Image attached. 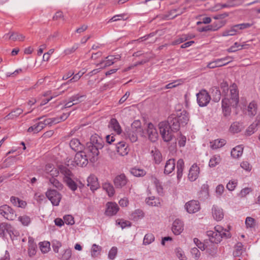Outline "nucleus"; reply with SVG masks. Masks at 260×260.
<instances>
[{"label": "nucleus", "mask_w": 260, "mask_h": 260, "mask_svg": "<svg viewBox=\"0 0 260 260\" xmlns=\"http://www.w3.org/2000/svg\"><path fill=\"white\" fill-rule=\"evenodd\" d=\"M214 229V231L207 232V235L211 242L213 243L218 244L221 241L223 238L231 237L230 232L220 225L215 226Z\"/></svg>", "instance_id": "f257e3e1"}, {"label": "nucleus", "mask_w": 260, "mask_h": 260, "mask_svg": "<svg viewBox=\"0 0 260 260\" xmlns=\"http://www.w3.org/2000/svg\"><path fill=\"white\" fill-rule=\"evenodd\" d=\"M104 146L103 139L98 135H92L90 138V141L87 143L86 151L90 152L92 158L98 156L99 149H101Z\"/></svg>", "instance_id": "f03ea898"}, {"label": "nucleus", "mask_w": 260, "mask_h": 260, "mask_svg": "<svg viewBox=\"0 0 260 260\" xmlns=\"http://www.w3.org/2000/svg\"><path fill=\"white\" fill-rule=\"evenodd\" d=\"M226 103L227 107L231 108L236 107L239 103V91L236 84H233L230 86V94L229 96H226L222 100V106L224 102Z\"/></svg>", "instance_id": "7ed1b4c3"}, {"label": "nucleus", "mask_w": 260, "mask_h": 260, "mask_svg": "<svg viewBox=\"0 0 260 260\" xmlns=\"http://www.w3.org/2000/svg\"><path fill=\"white\" fill-rule=\"evenodd\" d=\"M92 157V155L90 152L86 151V148L83 151H80L77 152L74 157V161H71V165L73 166H78L80 167L85 166L88 164V159L90 157ZM68 166H70L69 161H68Z\"/></svg>", "instance_id": "20e7f679"}, {"label": "nucleus", "mask_w": 260, "mask_h": 260, "mask_svg": "<svg viewBox=\"0 0 260 260\" xmlns=\"http://www.w3.org/2000/svg\"><path fill=\"white\" fill-rule=\"evenodd\" d=\"M158 127L162 139L165 142H170L172 140L174 131L171 128L168 122H160L158 124Z\"/></svg>", "instance_id": "39448f33"}, {"label": "nucleus", "mask_w": 260, "mask_h": 260, "mask_svg": "<svg viewBox=\"0 0 260 260\" xmlns=\"http://www.w3.org/2000/svg\"><path fill=\"white\" fill-rule=\"evenodd\" d=\"M121 56L119 54L114 56L109 55L107 56L105 60H103L97 65V66L99 67V68L92 71L91 73L92 74H95L98 73L100 69L105 68L112 65L114 63L116 62L118 60H119Z\"/></svg>", "instance_id": "423d86ee"}, {"label": "nucleus", "mask_w": 260, "mask_h": 260, "mask_svg": "<svg viewBox=\"0 0 260 260\" xmlns=\"http://www.w3.org/2000/svg\"><path fill=\"white\" fill-rule=\"evenodd\" d=\"M46 196L53 206H58L61 199L60 193L54 189H48L46 192Z\"/></svg>", "instance_id": "0eeeda50"}, {"label": "nucleus", "mask_w": 260, "mask_h": 260, "mask_svg": "<svg viewBox=\"0 0 260 260\" xmlns=\"http://www.w3.org/2000/svg\"><path fill=\"white\" fill-rule=\"evenodd\" d=\"M0 214L8 220H13L16 217V214L15 211L7 205L0 207Z\"/></svg>", "instance_id": "6e6552de"}, {"label": "nucleus", "mask_w": 260, "mask_h": 260, "mask_svg": "<svg viewBox=\"0 0 260 260\" xmlns=\"http://www.w3.org/2000/svg\"><path fill=\"white\" fill-rule=\"evenodd\" d=\"M197 102L200 107L207 106L210 101L211 98L205 90H202L197 94Z\"/></svg>", "instance_id": "1a4fd4ad"}, {"label": "nucleus", "mask_w": 260, "mask_h": 260, "mask_svg": "<svg viewBox=\"0 0 260 260\" xmlns=\"http://www.w3.org/2000/svg\"><path fill=\"white\" fill-rule=\"evenodd\" d=\"M185 208L189 213H194L200 209V205L198 201L191 200L185 204Z\"/></svg>", "instance_id": "9d476101"}, {"label": "nucleus", "mask_w": 260, "mask_h": 260, "mask_svg": "<svg viewBox=\"0 0 260 260\" xmlns=\"http://www.w3.org/2000/svg\"><path fill=\"white\" fill-rule=\"evenodd\" d=\"M200 173V169L197 164H193L189 170L188 178L189 181L193 182L196 181L199 177Z\"/></svg>", "instance_id": "9b49d317"}, {"label": "nucleus", "mask_w": 260, "mask_h": 260, "mask_svg": "<svg viewBox=\"0 0 260 260\" xmlns=\"http://www.w3.org/2000/svg\"><path fill=\"white\" fill-rule=\"evenodd\" d=\"M147 133L149 139L152 142H155L157 140L158 135L157 130L154 125L149 123L147 125Z\"/></svg>", "instance_id": "f8f14e48"}, {"label": "nucleus", "mask_w": 260, "mask_h": 260, "mask_svg": "<svg viewBox=\"0 0 260 260\" xmlns=\"http://www.w3.org/2000/svg\"><path fill=\"white\" fill-rule=\"evenodd\" d=\"M212 214L213 218L217 221H221L224 217V212L223 209L218 206L214 205L212 207Z\"/></svg>", "instance_id": "ddd939ff"}, {"label": "nucleus", "mask_w": 260, "mask_h": 260, "mask_svg": "<svg viewBox=\"0 0 260 260\" xmlns=\"http://www.w3.org/2000/svg\"><path fill=\"white\" fill-rule=\"evenodd\" d=\"M184 230V224L182 221L177 219L175 220L172 224V230L176 235H180Z\"/></svg>", "instance_id": "4468645a"}, {"label": "nucleus", "mask_w": 260, "mask_h": 260, "mask_svg": "<svg viewBox=\"0 0 260 260\" xmlns=\"http://www.w3.org/2000/svg\"><path fill=\"white\" fill-rule=\"evenodd\" d=\"M127 182L126 177L123 174L118 175L114 180V184L117 188H121L124 186Z\"/></svg>", "instance_id": "2eb2a0df"}, {"label": "nucleus", "mask_w": 260, "mask_h": 260, "mask_svg": "<svg viewBox=\"0 0 260 260\" xmlns=\"http://www.w3.org/2000/svg\"><path fill=\"white\" fill-rule=\"evenodd\" d=\"M175 168V160L174 158H170L165 163L164 173L165 175H169L174 171Z\"/></svg>", "instance_id": "dca6fc26"}, {"label": "nucleus", "mask_w": 260, "mask_h": 260, "mask_svg": "<svg viewBox=\"0 0 260 260\" xmlns=\"http://www.w3.org/2000/svg\"><path fill=\"white\" fill-rule=\"evenodd\" d=\"M87 185L91 190H96L100 186L97 177L94 175H90L87 179Z\"/></svg>", "instance_id": "f3484780"}, {"label": "nucleus", "mask_w": 260, "mask_h": 260, "mask_svg": "<svg viewBox=\"0 0 260 260\" xmlns=\"http://www.w3.org/2000/svg\"><path fill=\"white\" fill-rule=\"evenodd\" d=\"M116 149L117 152L121 156L127 155L129 152L128 145L124 142H119L117 144Z\"/></svg>", "instance_id": "a211bd4d"}, {"label": "nucleus", "mask_w": 260, "mask_h": 260, "mask_svg": "<svg viewBox=\"0 0 260 260\" xmlns=\"http://www.w3.org/2000/svg\"><path fill=\"white\" fill-rule=\"evenodd\" d=\"M119 210V207L115 203L109 202L107 204L106 213L108 216L115 215Z\"/></svg>", "instance_id": "6ab92c4d"}, {"label": "nucleus", "mask_w": 260, "mask_h": 260, "mask_svg": "<svg viewBox=\"0 0 260 260\" xmlns=\"http://www.w3.org/2000/svg\"><path fill=\"white\" fill-rule=\"evenodd\" d=\"M150 154L155 164L159 165L162 161V154L159 150L156 148L151 150Z\"/></svg>", "instance_id": "aec40b11"}, {"label": "nucleus", "mask_w": 260, "mask_h": 260, "mask_svg": "<svg viewBox=\"0 0 260 260\" xmlns=\"http://www.w3.org/2000/svg\"><path fill=\"white\" fill-rule=\"evenodd\" d=\"M224 60L225 59L221 58H218L216 59L209 63H208L207 65V67L210 69H214L216 67H222L224 66H225L229 63L230 62H232V60H229L226 62H224Z\"/></svg>", "instance_id": "412c9836"}, {"label": "nucleus", "mask_w": 260, "mask_h": 260, "mask_svg": "<svg viewBox=\"0 0 260 260\" xmlns=\"http://www.w3.org/2000/svg\"><path fill=\"white\" fill-rule=\"evenodd\" d=\"M28 254L30 257L34 256L37 252V245L34 240L31 237L28 238Z\"/></svg>", "instance_id": "4be33fe9"}, {"label": "nucleus", "mask_w": 260, "mask_h": 260, "mask_svg": "<svg viewBox=\"0 0 260 260\" xmlns=\"http://www.w3.org/2000/svg\"><path fill=\"white\" fill-rule=\"evenodd\" d=\"M166 121L169 122V125L171 126V128L172 129L174 132L179 130L181 125L176 116H171L169 117L168 121Z\"/></svg>", "instance_id": "5701e85b"}, {"label": "nucleus", "mask_w": 260, "mask_h": 260, "mask_svg": "<svg viewBox=\"0 0 260 260\" xmlns=\"http://www.w3.org/2000/svg\"><path fill=\"white\" fill-rule=\"evenodd\" d=\"M131 131H134L139 134L140 136H144V132L140 120H135L131 125Z\"/></svg>", "instance_id": "b1692460"}, {"label": "nucleus", "mask_w": 260, "mask_h": 260, "mask_svg": "<svg viewBox=\"0 0 260 260\" xmlns=\"http://www.w3.org/2000/svg\"><path fill=\"white\" fill-rule=\"evenodd\" d=\"M177 178L178 181H180L184 169V160L180 158L179 159L177 162Z\"/></svg>", "instance_id": "393cba45"}, {"label": "nucleus", "mask_w": 260, "mask_h": 260, "mask_svg": "<svg viewBox=\"0 0 260 260\" xmlns=\"http://www.w3.org/2000/svg\"><path fill=\"white\" fill-rule=\"evenodd\" d=\"M5 37L6 38H8L9 40H11L13 41H23L25 39V36L23 35L18 32L7 34L5 35Z\"/></svg>", "instance_id": "a878e982"}, {"label": "nucleus", "mask_w": 260, "mask_h": 260, "mask_svg": "<svg viewBox=\"0 0 260 260\" xmlns=\"http://www.w3.org/2000/svg\"><path fill=\"white\" fill-rule=\"evenodd\" d=\"M257 110V105L255 101L251 102L246 108V113L250 116L256 115Z\"/></svg>", "instance_id": "bb28decb"}, {"label": "nucleus", "mask_w": 260, "mask_h": 260, "mask_svg": "<svg viewBox=\"0 0 260 260\" xmlns=\"http://www.w3.org/2000/svg\"><path fill=\"white\" fill-rule=\"evenodd\" d=\"M145 201L146 204L150 206L159 207L161 205V200L154 196L147 198Z\"/></svg>", "instance_id": "cd10ccee"}, {"label": "nucleus", "mask_w": 260, "mask_h": 260, "mask_svg": "<svg viewBox=\"0 0 260 260\" xmlns=\"http://www.w3.org/2000/svg\"><path fill=\"white\" fill-rule=\"evenodd\" d=\"M109 127L118 135L120 134L122 132V129L119 122L115 118L111 119Z\"/></svg>", "instance_id": "c85d7f7f"}, {"label": "nucleus", "mask_w": 260, "mask_h": 260, "mask_svg": "<svg viewBox=\"0 0 260 260\" xmlns=\"http://www.w3.org/2000/svg\"><path fill=\"white\" fill-rule=\"evenodd\" d=\"M243 152V147L242 145H238L233 148L231 152L232 157L238 158L242 156Z\"/></svg>", "instance_id": "c756f323"}, {"label": "nucleus", "mask_w": 260, "mask_h": 260, "mask_svg": "<svg viewBox=\"0 0 260 260\" xmlns=\"http://www.w3.org/2000/svg\"><path fill=\"white\" fill-rule=\"evenodd\" d=\"M10 201L14 206L19 208H24L27 205L25 201L15 197H12L10 199Z\"/></svg>", "instance_id": "7c9ffc66"}, {"label": "nucleus", "mask_w": 260, "mask_h": 260, "mask_svg": "<svg viewBox=\"0 0 260 260\" xmlns=\"http://www.w3.org/2000/svg\"><path fill=\"white\" fill-rule=\"evenodd\" d=\"M226 144V141L224 139H216L210 142V147L212 149H217L223 147Z\"/></svg>", "instance_id": "2f4dec72"}, {"label": "nucleus", "mask_w": 260, "mask_h": 260, "mask_svg": "<svg viewBox=\"0 0 260 260\" xmlns=\"http://www.w3.org/2000/svg\"><path fill=\"white\" fill-rule=\"evenodd\" d=\"M70 146L72 149L75 151H81L82 148V145L78 139H73L71 140Z\"/></svg>", "instance_id": "473e14b6"}, {"label": "nucleus", "mask_w": 260, "mask_h": 260, "mask_svg": "<svg viewBox=\"0 0 260 260\" xmlns=\"http://www.w3.org/2000/svg\"><path fill=\"white\" fill-rule=\"evenodd\" d=\"M176 118L180 125H186L189 120L188 114L185 111H183L180 113V115L176 117Z\"/></svg>", "instance_id": "72a5a7b5"}, {"label": "nucleus", "mask_w": 260, "mask_h": 260, "mask_svg": "<svg viewBox=\"0 0 260 260\" xmlns=\"http://www.w3.org/2000/svg\"><path fill=\"white\" fill-rule=\"evenodd\" d=\"M102 250V248L101 246L96 244H93L91 246L90 251L91 257L93 258L98 257L101 255Z\"/></svg>", "instance_id": "f704fd0d"}, {"label": "nucleus", "mask_w": 260, "mask_h": 260, "mask_svg": "<svg viewBox=\"0 0 260 260\" xmlns=\"http://www.w3.org/2000/svg\"><path fill=\"white\" fill-rule=\"evenodd\" d=\"M221 160V157L218 154L213 155L210 159L209 166L210 168H214L219 165Z\"/></svg>", "instance_id": "c9c22d12"}, {"label": "nucleus", "mask_w": 260, "mask_h": 260, "mask_svg": "<svg viewBox=\"0 0 260 260\" xmlns=\"http://www.w3.org/2000/svg\"><path fill=\"white\" fill-rule=\"evenodd\" d=\"M103 188L107 192L109 197L113 196L115 193V190L113 185L109 182L104 183L103 184Z\"/></svg>", "instance_id": "e433bc0d"}, {"label": "nucleus", "mask_w": 260, "mask_h": 260, "mask_svg": "<svg viewBox=\"0 0 260 260\" xmlns=\"http://www.w3.org/2000/svg\"><path fill=\"white\" fill-rule=\"evenodd\" d=\"M23 110L21 108H17L9 114H8L5 118L7 119H14L18 117L20 114L23 113Z\"/></svg>", "instance_id": "4c0bfd02"}, {"label": "nucleus", "mask_w": 260, "mask_h": 260, "mask_svg": "<svg viewBox=\"0 0 260 260\" xmlns=\"http://www.w3.org/2000/svg\"><path fill=\"white\" fill-rule=\"evenodd\" d=\"M59 170L60 173L64 175V181L66 180L67 178H71L73 176L72 173L66 167L61 166L59 167Z\"/></svg>", "instance_id": "58836bf2"}, {"label": "nucleus", "mask_w": 260, "mask_h": 260, "mask_svg": "<svg viewBox=\"0 0 260 260\" xmlns=\"http://www.w3.org/2000/svg\"><path fill=\"white\" fill-rule=\"evenodd\" d=\"M11 225L7 223H0V235L4 236L6 232L10 233L11 232Z\"/></svg>", "instance_id": "ea45409f"}, {"label": "nucleus", "mask_w": 260, "mask_h": 260, "mask_svg": "<svg viewBox=\"0 0 260 260\" xmlns=\"http://www.w3.org/2000/svg\"><path fill=\"white\" fill-rule=\"evenodd\" d=\"M242 127L241 124L238 122H235L233 123L230 127V131L232 133H238L241 131Z\"/></svg>", "instance_id": "a19ab883"}, {"label": "nucleus", "mask_w": 260, "mask_h": 260, "mask_svg": "<svg viewBox=\"0 0 260 260\" xmlns=\"http://www.w3.org/2000/svg\"><path fill=\"white\" fill-rule=\"evenodd\" d=\"M237 27H235L234 25L230 29H226L223 31L221 35L223 37L234 36L237 34Z\"/></svg>", "instance_id": "79ce46f5"}, {"label": "nucleus", "mask_w": 260, "mask_h": 260, "mask_svg": "<svg viewBox=\"0 0 260 260\" xmlns=\"http://www.w3.org/2000/svg\"><path fill=\"white\" fill-rule=\"evenodd\" d=\"M154 236L152 234H147L144 237L143 244L145 245H149L152 243L154 241Z\"/></svg>", "instance_id": "37998d69"}, {"label": "nucleus", "mask_w": 260, "mask_h": 260, "mask_svg": "<svg viewBox=\"0 0 260 260\" xmlns=\"http://www.w3.org/2000/svg\"><path fill=\"white\" fill-rule=\"evenodd\" d=\"M144 214L142 210L140 209L136 210L131 215L132 218L136 221L142 218Z\"/></svg>", "instance_id": "c03bdc74"}, {"label": "nucleus", "mask_w": 260, "mask_h": 260, "mask_svg": "<svg viewBox=\"0 0 260 260\" xmlns=\"http://www.w3.org/2000/svg\"><path fill=\"white\" fill-rule=\"evenodd\" d=\"M246 45H240L238 42H235L233 45L231 46L226 50L228 52H235L239 50L243 49Z\"/></svg>", "instance_id": "a18cd8bd"}, {"label": "nucleus", "mask_w": 260, "mask_h": 260, "mask_svg": "<svg viewBox=\"0 0 260 260\" xmlns=\"http://www.w3.org/2000/svg\"><path fill=\"white\" fill-rule=\"evenodd\" d=\"M39 245L42 252L46 253L49 251L50 244L49 242L44 241L40 242Z\"/></svg>", "instance_id": "49530a36"}, {"label": "nucleus", "mask_w": 260, "mask_h": 260, "mask_svg": "<svg viewBox=\"0 0 260 260\" xmlns=\"http://www.w3.org/2000/svg\"><path fill=\"white\" fill-rule=\"evenodd\" d=\"M49 183L58 189H62L63 188L62 183L54 177H51L49 179Z\"/></svg>", "instance_id": "de8ad7c7"}, {"label": "nucleus", "mask_w": 260, "mask_h": 260, "mask_svg": "<svg viewBox=\"0 0 260 260\" xmlns=\"http://www.w3.org/2000/svg\"><path fill=\"white\" fill-rule=\"evenodd\" d=\"M18 220L24 226H28L31 222L30 218L26 215L19 216L18 217Z\"/></svg>", "instance_id": "09e8293b"}, {"label": "nucleus", "mask_w": 260, "mask_h": 260, "mask_svg": "<svg viewBox=\"0 0 260 260\" xmlns=\"http://www.w3.org/2000/svg\"><path fill=\"white\" fill-rule=\"evenodd\" d=\"M64 181L72 190L75 191L77 189V185L72 178H67V180Z\"/></svg>", "instance_id": "8fccbe9b"}, {"label": "nucleus", "mask_w": 260, "mask_h": 260, "mask_svg": "<svg viewBox=\"0 0 260 260\" xmlns=\"http://www.w3.org/2000/svg\"><path fill=\"white\" fill-rule=\"evenodd\" d=\"M41 125H42V124H40L39 122L32 126H30L28 128L27 132L29 133L33 132L34 133H37L42 130Z\"/></svg>", "instance_id": "3c124183"}, {"label": "nucleus", "mask_w": 260, "mask_h": 260, "mask_svg": "<svg viewBox=\"0 0 260 260\" xmlns=\"http://www.w3.org/2000/svg\"><path fill=\"white\" fill-rule=\"evenodd\" d=\"M118 249L116 247H112L109 250L108 254V257L110 260H114L117 254Z\"/></svg>", "instance_id": "603ef678"}, {"label": "nucleus", "mask_w": 260, "mask_h": 260, "mask_svg": "<svg viewBox=\"0 0 260 260\" xmlns=\"http://www.w3.org/2000/svg\"><path fill=\"white\" fill-rule=\"evenodd\" d=\"M131 172L132 174L136 177L143 176L146 174V172L144 170L137 168L132 169Z\"/></svg>", "instance_id": "864d4df0"}, {"label": "nucleus", "mask_w": 260, "mask_h": 260, "mask_svg": "<svg viewBox=\"0 0 260 260\" xmlns=\"http://www.w3.org/2000/svg\"><path fill=\"white\" fill-rule=\"evenodd\" d=\"M221 27L220 26H216L213 27L212 25H207L203 27H199L198 28V30L199 32L203 31H216L219 28Z\"/></svg>", "instance_id": "5fc2aeb1"}, {"label": "nucleus", "mask_w": 260, "mask_h": 260, "mask_svg": "<svg viewBox=\"0 0 260 260\" xmlns=\"http://www.w3.org/2000/svg\"><path fill=\"white\" fill-rule=\"evenodd\" d=\"M222 113L225 117L229 116L231 113L232 108L227 107V104L225 102H224L223 106H221Z\"/></svg>", "instance_id": "6e6d98bb"}, {"label": "nucleus", "mask_w": 260, "mask_h": 260, "mask_svg": "<svg viewBox=\"0 0 260 260\" xmlns=\"http://www.w3.org/2000/svg\"><path fill=\"white\" fill-rule=\"evenodd\" d=\"M243 245L241 243H238L235 246V250L234 251V255L239 256L242 254Z\"/></svg>", "instance_id": "4d7b16f0"}, {"label": "nucleus", "mask_w": 260, "mask_h": 260, "mask_svg": "<svg viewBox=\"0 0 260 260\" xmlns=\"http://www.w3.org/2000/svg\"><path fill=\"white\" fill-rule=\"evenodd\" d=\"M72 256V250L70 249H67L64 250L62 254L61 259L62 260H69Z\"/></svg>", "instance_id": "13d9d810"}, {"label": "nucleus", "mask_w": 260, "mask_h": 260, "mask_svg": "<svg viewBox=\"0 0 260 260\" xmlns=\"http://www.w3.org/2000/svg\"><path fill=\"white\" fill-rule=\"evenodd\" d=\"M237 184L238 181L237 180H230L226 185V188L230 191H233L237 186Z\"/></svg>", "instance_id": "bf43d9fd"}, {"label": "nucleus", "mask_w": 260, "mask_h": 260, "mask_svg": "<svg viewBox=\"0 0 260 260\" xmlns=\"http://www.w3.org/2000/svg\"><path fill=\"white\" fill-rule=\"evenodd\" d=\"M139 134L134 131H130L128 133V138L132 142H135L138 140Z\"/></svg>", "instance_id": "052dcab7"}, {"label": "nucleus", "mask_w": 260, "mask_h": 260, "mask_svg": "<svg viewBox=\"0 0 260 260\" xmlns=\"http://www.w3.org/2000/svg\"><path fill=\"white\" fill-rule=\"evenodd\" d=\"M64 222L68 225H73L75 221L74 217L71 215H66L63 216Z\"/></svg>", "instance_id": "680f3d73"}, {"label": "nucleus", "mask_w": 260, "mask_h": 260, "mask_svg": "<svg viewBox=\"0 0 260 260\" xmlns=\"http://www.w3.org/2000/svg\"><path fill=\"white\" fill-rule=\"evenodd\" d=\"M85 95H79V94L75 95L70 98L71 102L73 103L74 105L77 104L82 102V100L80 99L85 98Z\"/></svg>", "instance_id": "e2e57ef3"}, {"label": "nucleus", "mask_w": 260, "mask_h": 260, "mask_svg": "<svg viewBox=\"0 0 260 260\" xmlns=\"http://www.w3.org/2000/svg\"><path fill=\"white\" fill-rule=\"evenodd\" d=\"M220 87L222 90V92L226 96H229L228 94L229 90H230V87L229 88L228 83L225 82H223L220 84Z\"/></svg>", "instance_id": "0e129e2a"}, {"label": "nucleus", "mask_w": 260, "mask_h": 260, "mask_svg": "<svg viewBox=\"0 0 260 260\" xmlns=\"http://www.w3.org/2000/svg\"><path fill=\"white\" fill-rule=\"evenodd\" d=\"M175 252L177 256L180 260H186V257L185 256L183 251L180 248H177L175 249Z\"/></svg>", "instance_id": "69168bd1"}, {"label": "nucleus", "mask_w": 260, "mask_h": 260, "mask_svg": "<svg viewBox=\"0 0 260 260\" xmlns=\"http://www.w3.org/2000/svg\"><path fill=\"white\" fill-rule=\"evenodd\" d=\"M255 131H256V125L254 124H251L246 129V132H245V134L247 136H251V135H252L254 133Z\"/></svg>", "instance_id": "338daca9"}, {"label": "nucleus", "mask_w": 260, "mask_h": 260, "mask_svg": "<svg viewBox=\"0 0 260 260\" xmlns=\"http://www.w3.org/2000/svg\"><path fill=\"white\" fill-rule=\"evenodd\" d=\"M240 167L245 171L250 172L252 169V166L247 161H243L240 164Z\"/></svg>", "instance_id": "774afa93"}]
</instances>
